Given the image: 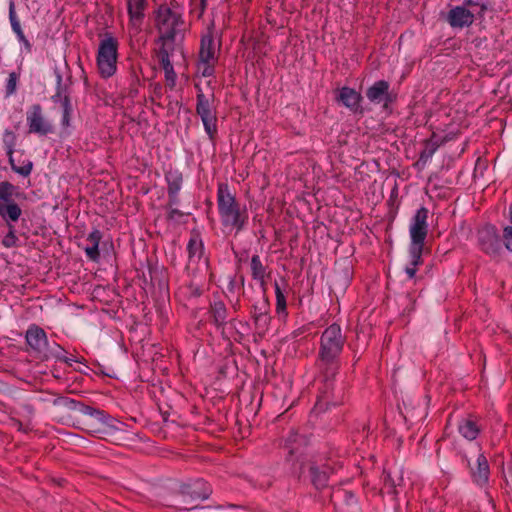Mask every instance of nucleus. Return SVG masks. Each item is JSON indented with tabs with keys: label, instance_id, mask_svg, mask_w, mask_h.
Returning a JSON list of instances; mask_svg holds the SVG:
<instances>
[{
	"label": "nucleus",
	"instance_id": "nucleus-34",
	"mask_svg": "<svg viewBox=\"0 0 512 512\" xmlns=\"http://www.w3.org/2000/svg\"><path fill=\"white\" fill-rule=\"evenodd\" d=\"M334 497L339 501H343L347 506H352L357 503L355 494L349 490L339 489L334 493Z\"/></svg>",
	"mask_w": 512,
	"mask_h": 512
},
{
	"label": "nucleus",
	"instance_id": "nucleus-57",
	"mask_svg": "<svg viewBox=\"0 0 512 512\" xmlns=\"http://www.w3.org/2000/svg\"><path fill=\"white\" fill-rule=\"evenodd\" d=\"M235 286H236L235 280H231L229 283V286H228L229 291L232 292L234 290Z\"/></svg>",
	"mask_w": 512,
	"mask_h": 512
},
{
	"label": "nucleus",
	"instance_id": "nucleus-51",
	"mask_svg": "<svg viewBox=\"0 0 512 512\" xmlns=\"http://www.w3.org/2000/svg\"><path fill=\"white\" fill-rule=\"evenodd\" d=\"M158 60H159V64L162 67V69H166L168 67L173 66L170 61V58H162V59H158Z\"/></svg>",
	"mask_w": 512,
	"mask_h": 512
},
{
	"label": "nucleus",
	"instance_id": "nucleus-5",
	"mask_svg": "<svg viewBox=\"0 0 512 512\" xmlns=\"http://www.w3.org/2000/svg\"><path fill=\"white\" fill-rule=\"evenodd\" d=\"M118 41L110 33L100 41L97 52V67L102 78H110L117 69Z\"/></svg>",
	"mask_w": 512,
	"mask_h": 512
},
{
	"label": "nucleus",
	"instance_id": "nucleus-15",
	"mask_svg": "<svg viewBox=\"0 0 512 512\" xmlns=\"http://www.w3.org/2000/svg\"><path fill=\"white\" fill-rule=\"evenodd\" d=\"M333 472L334 468L327 463L321 465L316 463L308 464L310 482L316 490H322L328 486L330 475Z\"/></svg>",
	"mask_w": 512,
	"mask_h": 512
},
{
	"label": "nucleus",
	"instance_id": "nucleus-37",
	"mask_svg": "<svg viewBox=\"0 0 512 512\" xmlns=\"http://www.w3.org/2000/svg\"><path fill=\"white\" fill-rule=\"evenodd\" d=\"M190 12L197 13V17L200 18L206 8V0H190Z\"/></svg>",
	"mask_w": 512,
	"mask_h": 512
},
{
	"label": "nucleus",
	"instance_id": "nucleus-41",
	"mask_svg": "<svg viewBox=\"0 0 512 512\" xmlns=\"http://www.w3.org/2000/svg\"><path fill=\"white\" fill-rule=\"evenodd\" d=\"M276 311L278 314L284 313L286 311V297L285 295H281L276 297Z\"/></svg>",
	"mask_w": 512,
	"mask_h": 512
},
{
	"label": "nucleus",
	"instance_id": "nucleus-53",
	"mask_svg": "<svg viewBox=\"0 0 512 512\" xmlns=\"http://www.w3.org/2000/svg\"><path fill=\"white\" fill-rule=\"evenodd\" d=\"M167 6L171 7L175 11H178V9L180 7L179 3L176 0H170L169 5L167 4Z\"/></svg>",
	"mask_w": 512,
	"mask_h": 512
},
{
	"label": "nucleus",
	"instance_id": "nucleus-28",
	"mask_svg": "<svg viewBox=\"0 0 512 512\" xmlns=\"http://www.w3.org/2000/svg\"><path fill=\"white\" fill-rule=\"evenodd\" d=\"M214 323L218 326H224L227 318V308L222 301H216L211 305L210 309Z\"/></svg>",
	"mask_w": 512,
	"mask_h": 512
},
{
	"label": "nucleus",
	"instance_id": "nucleus-22",
	"mask_svg": "<svg viewBox=\"0 0 512 512\" xmlns=\"http://www.w3.org/2000/svg\"><path fill=\"white\" fill-rule=\"evenodd\" d=\"M102 239V233L98 229H94L89 233L86 241L89 243L84 248L87 257L92 261H98L100 258L99 243Z\"/></svg>",
	"mask_w": 512,
	"mask_h": 512
},
{
	"label": "nucleus",
	"instance_id": "nucleus-43",
	"mask_svg": "<svg viewBox=\"0 0 512 512\" xmlns=\"http://www.w3.org/2000/svg\"><path fill=\"white\" fill-rule=\"evenodd\" d=\"M269 321H270V317L268 314L261 316V317L254 318L255 324L262 329H265L268 326Z\"/></svg>",
	"mask_w": 512,
	"mask_h": 512
},
{
	"label": "nucleus",
	"instance_id": "nucleus-39",
	"mask_svg": "<svg viewBox=\"0 0 512 512\" xmlns=\"http://www.w3.org/2000/svg\"><path fill=\"white\" fill-rule=\"evenodd\" d=\"M216 62H211V63H201L199 61V65H198V68L199 70H201V74L203 77H210L214 74V65H215Z\"/></svg>",
	"mask_w": 512,
	"mask_h": 512
},
{
	"label": "nucleus",
	"instance_id": "nucleus-32",
	"mask_svg": "<svg viewBox=\"0 0 512 512\" xmlns=\"http://www.w3.org/2000/svg\"><path fill=\"white\" fill-rule=\"evenodd\" d=\"M63 115L61 124L64 128L70 126V119L72 114V105L69 95L65 94L62 100Z\"/></svg>",
	"mask_w": 512,
	"mask_h": 512
},
{
	"label": "nucleus",
	"instance_id": "nucleus-58",
	"mask_svg": "<svg viewBox=\"0 0 512 512\" xmlns=\"http://www.w3.org/2000/svg\"><path fill=\"white\" fill-rule=\"evenodd\" d=\"M509 220L512 224V204L509 206Z\"/></svg>",
	"mask_w": 512,
	"mask_h": 512
},
{
	"label": "nucleus",
	"instance_id": "nucleus-20",
	"mask_svg": "<svg viewBox=\"0 0 512 512\" xmlns=\"http://www.w3.org/2000/svg\"><path fill=\"white\" fill-rule=\"evenodd\" d=\"M403 483V475L400 469L383 471V488L382 490L391 495H397V487Z\"/></svg>",
	"mask_w": 512,
	"mask_h": 512
},
{
	"label": "nucleus",
	"instance_id": "nucleus-52",
	"mask_svg": "<svg viewBox=\"0 0 512 512\" xmlns=\"http://www.w3.org/2000/svg\"><path fill=\"white\" fill-rule=\"evenodd\" d=\"M210 509L209 506H193L191 508H187L188 511H194V512H204L205 510Z\"/></svg>",
	"mask_w": 512,
	"mask_h": 512
},
{
	"label": "nucleus",
	"instance_id": "nucleus-21",
	"mask_svg": "<svg viewBox=\"0 0 512 512\" xmlns=\"http://www.w3.org/2000/svg\"><path fill=\"white\" fill-rule=\"evenodd\" d=\"M189 262L199 261L204 255V243L198 230L193 229L187 244Z\"/></svg>",
	"mask_w": 512,
	"mask_h": 512
},
{
	"label": "nucleus",
	"instance_id": "nucleus-42",
	"mask_svg": "<svg viewBox=\"0 0 512 512\" xmlns=\"http://www.w3.org/2000/svg\"><path fill=\"white\" fill-rule=\"evenodd\" d=\"M164 70V73H165V78L168 82L171 83V87H173L175 85V80H176V73L174 71V68L173 66L171 67H168L166 69H163Z\"/></svg>",
	"mask_w": 512,
	"mask_h": 512
},
{
	"label": "nucleus",
	"instance_id": "nucleus-19",
	"mask_svg": "<svg viewBox=\"0 0 512 512\" xmlns=\"http://www.w3.org/2000/svg\"><path fill=\"white\" fill-rule=\"evenodd\" d=\"M471 475L474 482L479 486H484L489 481L490 469L488 460L484 454H479L474 466H470Z\"/></svg>",
	"mask_w": 512,
	"mask_h": 512
},
{
	"label": "nucleus",
	"instance_id": "nucleus-31",
	"mask_svg": "<svg viewBox=\"0 0 512 512\" xmlns=\"http://www.w3.org/2000/svg\"><path fill=\"white\" fill-rule=\"evenodd\" d=\"M423 247H424L423 243H421V244L411 243L410 248H409V253H410V258H411L410 265L417 267L418 265H420L423 262V260H422Z\"/></svg>",
	"mask_w": 512,
	"mask_h": 512
},
{
	"label": "nucleus",
	"instance_id": "nucleus-16",
	"mask_svg": "<svg viewBox=\"0 0 512 512\" xmlns=\"http://www.w3.org/2000/svg\"><path fill=\"white\" fill-rule=\"evenodd\" d=\"M475 20L474 14L464 6H456L447 13L446 21L452 28L469 27Z\"/></svg>",
	"mask_w": 512,
	"mask_h": 512
},
{
	"label": "nucleus",
	"instance_id": "nucleus-17",
	"mask_svg": "<svg viewBox=\"0 0 512 512\" xmlns=\"http://www.w3.org/2000/svg\"><path fill=\"white\" fill-rule=\"evenodd\" d=\"M148 7L147 0H127V11L131 27L136 31H141L145 18V10Z\"/></svg>",
	"mask_w": 512,
	"mask_h": 512
},
{
	"label": "nucleus",
	"instance_id": "nucleus-2",
	"mask_svg": "<svg viewBox=\"0 0 512 512\" xmlns=\"http://www.w3.org/2000/svg\"><path fill=\"white\" fill-rule=\"evenodd\" d=\"M217 208L224 227L236 229L237 232L243 230L248 221L247 209L240 204L225 182L217 185Z\"/></svg>",
	"mask_w": 512,
	"mask_h": 512
},
{
	"label": "nucleus",
	"instance_id": "nucleus-48",
	"mask_svg": "<svg viewBox=\"0 0 512 512\" xmlns=\"http://www.w3.org/2000/svg\"><path fill=\"white\" fill-rule=\"evenodd\" d=\"M435 153V148H425L421 154H420V159L421 160H427L429 158H431L433 156V154Z\"/></svg>",
	"mask_w": 512,
	"mask_h": 512
},
{
	"label": "nucleus",
	"instance_id": "nucleus-24",
	"mask_svg": "<svg viewBox=\"0 0 512 512\" xmlns=\"http://www.w3.org/2000/svg\"><path fill=\"white\" fill-rule=\"evenodd\" d=\"M186 493L192 499L206 500L212 493L211 486L203 479H197L193 484L188 486Z\"/></svg>",
	"mask_w": 512,
	"mask_h": 512
},
{
	"label": "nucleus",
	"instance_id": "nucleus-18",
	"mask_svg": "<svg viewBox=\"0 0 512 512\" xmlns=\"http://www.w3.org/2000/svg\"><path fill=\"white\" fill-rule=\"evenodd\" d=\"M362 99V95L350 87H342L339 90L338 96L336 97L338 102L342 103L345 107L354 113L363 112L360 105Z\"/></svg>",
	"mask_w": 512,
	"mask_h": 512
},
{
	"label": "nucleus",
	"instance_id": "nucleus-25",
	"mask_svg": "<svg viewBox=\"0 0 512 512\" xmlns=\"http://www.w3.org/2000/svg\"><path fill=\"white\" fill-rule=\"evenodd\" d=\"M9 20H10V23H11V27H12V30L16 33L19 41L21 43H23L25 49L27 52H31V49H32V46L30 44V42L27 40V38L25 37L23 31H22V28H21V25H20V22L16 16V12H15V8H14V3L11 2L10 5H9Z\"/></svg>",
	"mask_w": 512,
	"mask_h": 512
},
{
	"label": "nucleus",
	"instance_id": "nucleus-6",
	"mask_svg": "<svg viewBox=\"0 0 512 512\" xmlns=\"http://www.w3.org/2000/svg\"><path fill=\"white\" fill-rule=\"evenodd\" d=\"M214 94L206 96L201 89L196 95V114L201 118L205 132L209 139L214 141L217 133V115L213 106Z\"/></svg>",
	"mask_w": 512,
	"mask_h": 512
},
{
	"label": "nucleus",
	"instance_id": "nucleus-29",
	"mask_svg": "<svg viewBox=\"0 0 512 512\" xmlns=\"http://www.w3.org/2000/svg\"><path fill=\"white\" fill-rule=\"evenodd\" d=\"M168 188L167 191H172V193H179L182 182H183V176L182 173L177 170H170L165 175Z\"/></svg>",
	"mask_w": 512,
	"mask_h": 512
},
{
	"label": "nucleus",
	"instance_id": "nucleus-60",
	"mask_svg": "<svg viewBox=\"0 0 512 512\" xmlns=\"http://www.w3.org/2000/svg\"><path fill=\"white\" fill-rule=\"evenodd\" d=\"M244 286V277H241V287Z\"/></svg>",
	"mask_w": 512,
	"mask_h": 512
},
{
	"label": "nucleus",
	"instance_id": "nucleus-59",
	"mask_svg": "<svg viewBox=\"0 0 512 512\" xmlns=\"http://www.w3.org/2000/svg\"><path fill=\"white\" fill-rule=\"evenodd\" d=\"M69 362L67 363L69 366H72V362H76L73 358H68Z\"/></svg>",
	"mask_w": 512,
	"mask_h": 512
},
{
	"label": "nucleus",
	"instance_id": "nucleus-27",
	"mask_svg": "<svg viewBox=\"0 0 512 512\" xmlns=\"http://www.w3.org/2000/svg\"><path fill=\"white\" fill-rule=\"evenodd\" d=\"M250 265L252 278L259 281L263 287L265 285L266 268L262 264L259 255L252 256Z\"/></svg>",
	"mask_w": 512,
	"mask_h": 512
},
{
	"label": "nucleus",
	"instance_id": "nucleus-46",
	"mask_svg": "<svg viewBox=\"0 0 512 512\" xmlns=\"http://www.w3.org/2000/svg\"><path fill=\"white\" fill-rule=\"evenodd\" d=\"M188 289L190 291V294L194 297H199L203 293L202 288L198 285H195L193 282L189 284Z\"/></svg>",
	"mask_w": 512,
	"mask_h": 512
},
{
	"label": "nucleus",
	"instance_id": "nucleus-38",
	"mask_svg": "<svg viewBox=\"0 0 512 512\" xmlns=\"http://www.w3.org/2000/svg\"><path fill=\"white\" fill-rule=\"evenodd\" d=\"M268 314V302L263 301L260 305H254L252 310L253 319Z\"/></svg>",
	"mask_w": 512,
	"mask_h": 512
},
{
	"label": "nucleus",
	"instance_id": "nucleus-50",
	"mask_svg": "<svg viewBox=\"0 0 512 512\" xmlns=\"http://www.w3.org/2000/svg\"><path fill=\"white\" fill-rule=\"evenodd\" d=\"M416 271H417V268L410 264L408 266H406V268H405V272L410 279L415 277Z\"/></svg>",
	"mask_w": 512,
	"mask_h": 512
},
{
	"label": "nucleus",
	"instance_id": "nucleus-11",
	"mask_svg": "<svg viewBox=\"0 0 512 512\" xmlns=\"http://www.w3.org/2000/svg\"><path fill=\"white\" fill-rule=\"evenodd\" d=\"M389 89L390 84L388 81L378 80L366 90V97L372 103H383L384 108H386L396 99V96Z\"/></svg>",
	"mask_w": 512,
	"mask_h": 512
},
{
	"label": "nucleus",
	"instance_id": "nucleus-7",
	"mask_svg": "<svg viewBox=\"0 0 512 512\" xmlns=\"http://www.w3.org/2000/svg\"><path fill=\"white\" fill-rule=\"evenodd\" d=\"M16 187L8 182H0V216L8 222H17L22 214L20 206L12 199Z\"/></svg>",
	"mask_w": 512,
	"mask_h": 512
},
{
	"label": "nucleus",
	"instance_id": "nucleus-54",
	"mask_svg": "<svg viewBox=\"0 0 512 512\" xmlns=\"http://www.w3.org/2000/svg\"><path fill=\"white\" fill-rule=\"evenodd\" d=\"M274 286H275V294H276V297L281 296V295H284V293H283V291L281 290V288H280V286H279L278 282H275Z\"/></svg>",
	"mask_w": 512,
	"mask_h": 512
},
{
	"label": "nucleus",
	"instance_id": "nucleus-33",
	"mask_svg": "<svg viewBox=\"0 0 512 512\" xmlns=\"http://www.w3.org/2000/svg\"><path fill=\"white\" fill-rule=\"evenodd\" d=\"M8 226V233L2 239V245L6 248H12L17 245L18 238L15 233V227L12 224V221L6 222Z\"/></svg>",
	"mask_w": 512,
	"mask_h": 512
},
{
	"label": "nucleus",
	"instance_id": "nucleus-35",
	"mask_svg": "<svg viewBox=\"0 0 512 512\" xmlns=\"http://www.w3.org/2000/svg\"><path fill=\"white\" fill-rule=\"evenodd\" d=\"M20 74L16 72H11L9 74L7 83H6V96H11L16 92L17 82L19 80Z\"/></svg>",
	"mask_w": 512,
	"mask_h": 512
},
{
	"label": "nucleus",
	"instance_id": "nucleus-36",
	"mask_svg": "<svg viewBox=\"0 0 512 512\" xmlns=\"http://www.w3.org/2000/svg\"><path fill=\"white\" fill-rule=\"evenodd\" d=\"M502 243L509 252H512V226L506 225L503 227Z\"/></svg>",
	"mask_w": 512,
	"mask_h": 512
},
{
	"label": "nucleus",
	"instance_id": "nucleus-8",
	"mask_svg": "<svg viewBox=\"0 0 512 512\" xmlns=\"http://www.w3.org/2000/svg\"><path fill=\"white\" fill-rule=\"evenodd\" d=\"M477 241L480 250L486 255L496 258L501 255L502 244L498 229L495 225L486 224L477 231Z\"/></svg>",
	"mask_w": 512,
	"mask_h": 512
},
{
	"label": "nucleus",
	"instance_id": "nucleus-30",
	"mask_svg": "<svg viewBox=\"0 0 512 512\" xmlns=\"http://www.w3.org/2000/svg\"><path fill=\"white\" fill-rule=\"evenodd\" d=\"M53 405L64 407L69 410H77L80 412V406H83V403L66 396H59L53 400Z\"/></svg>",
	"mask_w": 512,
	"mask_h": 512
},
{
	"label": "nucleus",
	"instance_id": "nucleus-4",
	"mask_svg": "<svg viewBox=\"0 0 512 512\" xmlns=\"http://www.w3.org/2000/svg\"><path fill=\"white\" fill-rule=\"evenodd\" d=\"M184 24L182 15L179 11L173 10L167 4H161L155 11V26L158 29L160 42H175L180 27Z\"/></svg>",
	"mask_w": 512,
	"mask_h": 512
},
{
	"label": "nucleus",
	"instance_id": "nucleus-49",
	"mask_svg": "<svg viewBox=\"0 0 512 512\" xmlns=\"http://www.w3.org/2000/svg\"><path fill=\"white\" fill-rule=\"evenodd\" d=\"M168 192V198H169V206L171 207L174 204L178 203V193H172V191Z\"/></svg>",
	"mask_w": 512,
	"mask_h": 512
},
{
	"label": "nucleus",
	"instance_id": "nucleus-40",
	"mask_svg": "<svg viewBox=\"0 0 512 512\" xmlns=\"http://www.w3.org/2000/svg\"><path fill=\"white\" fill-rule=\"evenodd\" d=\"M63 91H64V88L62 86V76L60 74H57V91L51 97L52 101L55 102V103L60 101L62 103V100H63V97H64Z\"/></svg>",
	"mask_w": 512,
	"mask_h": 512
},
{
	"label": "nucleus",
	"instance_id": "nucleus-1",
	"mask_svg": "<svg viewBox=\"0 0 512 512\" xmlns=\"http://www.w3.org/2000/svg\"><path fill=\"white\" fill-rule=\"evenodd\" d=\"M346 342L341 327L333 323L328 326L320 337V345L316 358L318 371L319 395L316 407L322 409L330 404L336 405L341 401V390L336 391L334 380L340 368V355Z\"/></svg>",
	"mask_w": 512,
	"mask_h": 512
},
{
	"label": "nucleus",
	"instance_id": "nucleus-47",
	"mask_svg": "<svg viewBox=\"0 0 512 512\" xmlns=\"http://www.w3.org/2000/svg\"><path fill=\"white\" fill-rule=\"evenodd\" d=\"M183 215H184L183 212L180 211L179 209L170 208L168 215H167V219L168 220H176V219L182 217Z\"/></svg>",
	"mask_w": 512,
	"mask_h": 512
},
{
	"label": "nucleus",
	"instance_id": "nucleus-45",
	"mask_svg": "<svg viewBox=\"0 0 512 512\" xmlns=\"http://www.w3.org/2000/svg\"><path fill=\"white\" fill-rule=\"evenodd\" d=\"M170 42H162V46L159 48L157 56L158 59L170 58L168 44Z\"/></svg>",
	"mask_w": 512,
	"mask_h": 512
},
{
	"label": "nucleus",
	"instance_id": "nucleus-44",
	"mask_svg": "<svg viewBox=\"0 0 512 512\" xmlns=\"http://www.w3.org/2000/svg\"><path fill=\"white\" fill-rule=\"evenodd\" d=\"M463 6L466 7H473V6H479L480 11L484 13L487 10V5L485 3H479L478 1L474 0H464Z\"/></svg>",
	"mask_w": 512,
	"mask_h": 512
},
{
	"label": "nucleus",
	"instance_id": "nucleus-14",
	"mask_svg": "<svg viewBox=\"0 0 512 512\" xmlns=\"http://www.w3.org/2000/svg\"><path fill=\"white\" fill-rule=\"evenodd\" d=\"M427 218V208L421 207L416 211L410 227L411 243L424 244L428 232Z\"/></svg>",
	"mask_w": 512,
	"mask_h": 512
},
{
	"label": "nucleus",
	"instance_id": "nucleus-9",
	"mask_svg": "<svg viewBox=\"0 0 512 512\" xmlns=\"http://www.w3.org/2000/svg\"><path fill=\"white\" fill-rule=\"evenodd\" d=\"M217 47L215 44V27L214 23H211L206 32L201 36L200 49H199V61L201 63L216 62L218 59Z\"/></svg>",
	"mask_w": 512,
	"mask_h": 512
},
{
	"label": "nucleus",
	"instance_id": "nucleus-23",
	"mask_svg": "<svg viewBox=\"0 0 512 512\" xmlns=\"http://www.w3.org/2000/svg\"><path fill=\"white\" fill-rule=\"evenodd\" d=\"M459 433L468 440H474L479 435L481 428L477 423V420L472 416H469L463 420L458 425Z\"/></svg>",
	"mask_w": 512,
	"mask_h": 512
},
{
	"label": "nucleus",
	"instance_id": "nucleus-3",
	"mask_svg": "<svg viewBox=\"0 0 512 512\" xmlns=\"http://www.w3.org/2000/svg\"><path fill=\"white\" fill-rule=\"evenodd\" d=\"M80 413L88 417L82 423L84 430L91 435L102 439L113 436L117 431L120 430L118 425H123V423L107 414L104 410H100L85 404L80 406Z\"/></svg>",
	"mask_w": 512,
	"mask_h": 512
},
{
	"label": "nucleus",
	"instance_id": "nucleus-56",
	"mask_svg": "<svg viewBox=\"0 0 512 512\" xmlns=\"http://www.w3.org/2000/svg\"><path fill=\"white\" fill-rule=\"evenodd\" d=\"M439 145L436 142H432L431 140L427 142V148H435V151L438 149Z\"/></svg>",
	"mask_w": 512,
	"mask_h": 512
},
{
	"label": "nucleus",
	"instance_id": "nucleus-13",
	"mask_svg": "<svg viewBox=\"0 0 512 512\" xmlns=\"http://www.w3.org/2000/svg\"><path fill=\"white\" fill-rule=\"evenodd\" d=\"M25 339L35 357L40 359L42 353L46 351V346L48 344L47 335L44 329L35 324L29 326L25 334Z\"/></svg>",
	"mask_w": 512,
	"mask_h": 512
},
{
	"label": "nucleus",
	"instance_id": "nucleus-55",
	"mask_svg": "<svg viewBox=\"0 0 512 512\" xmlns=\"http://www.w3.org/2000/svg\"><path fill=\"white\" fill-rule=\"evenodd\" d=\"M15 425L17 426V429L20 431H24L25 433L28 431L27 428H24L22 422H20L18 420L15 422Z\"/></svg>",
	"mask_w": 512,
	"mask_h": 512
},
{
	"label": "nucleus",
	"instance_id": "nucleus-10",
	"mask_svg": "<svg viewBox=\"0 0 512 512\" xmlns=\"http://www.w3.org/2000/svg\"><path fill=\"white\" fill-rule=\"evenodd\" d=\"M27 123L30 133L46 136L53 132V126L45 120L40 104H34L27 112Z\"/></svg>",
	"mask_w": 512,
	"mask_h": 512
},
{
	"label": "nucleus",
	"instance_id": "nucleus-26",
	"mask_svg": "<svg viewBox=\"0 0 512 512\" xmlns=\"http://www.w3.org/2000/svg\"><path fill=\"white\" fill-rule=\"evenodd\" d=\"M65 350L56 342L50 343L48 341V344L46 346V351L42 353L40 359L41 360H48V359H56L65 363H68V357L64 355Z\"/></svg>",
	"mask_w": 512,
	"mask_h": 512
},
{
	"label": "nucleus",
	"instance_id": "nucleus-12",
	"mask_svg": "<svg viewBox=\"0 0 512 512\" xmlns=\"http://www.w3.org/2000/svg\"><path fill=\"white\" fill-rule=\"evenodd\" d=\"M3 143L6 149L11 169L14 172L20 174L21 176H29L33 169L32 161L27 160L22 166H17L14 163L13 153L16 145V135L14 134V132L6 130L3 135Z\"/></svg>",
	"mask_w": 512,
	"mask_h": 512
},
{
	"label": "nucleus",
	"instance_id": "nucleus-61",
	"mask_svg": "<svg viewBox=\"0 0 512 512\" xmlns=\"http://www.w3.org/2000/svg\"><path fill=\"white\" fill-rule=\"evenodd\" d=\"M220 46H221V40H219L218 49L220 48Z\"/></svg>",
	"mask_w": 512,
	"mask_h": 512
}]
</instances>
